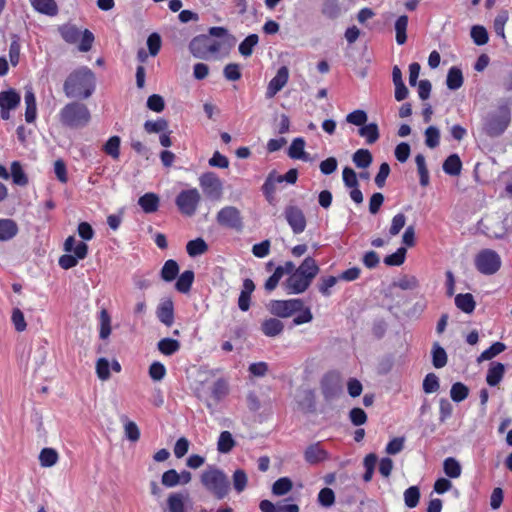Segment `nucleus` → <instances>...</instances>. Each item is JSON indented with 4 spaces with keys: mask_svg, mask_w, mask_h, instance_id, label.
I'll list each match as a JSON object with an SVG mask.
<instances>
[{
    "mask_svg": "<svg viewBox=\"0 0 512 512\" xmlns=\"http://www.w3.org/2000/svg\"><path fill=\"white\" fill-rule=\"evenodd\" d=\"M192 55L199 59H208L211 55L217 54L221 49V43L207 35H199L192 39L189 44Z\"/></svg>",
    "mask_w": 512,
    "mask_h": 512,
    "instance_id": "obj_7",
    "label": "nucleus"
},
{
    "mask_svg": "<svg viewBox=\"0 0 512 512\" xmlns=\"http://www.w3.org/2000/svg\"><path fill=\"white\" fill-rule=\"evenodd\" d=\"M285 219L295 234L302 233L306 228V218L303 211L296 206H288L284 211Z\"/></svg>",
    "mask_w": 512,
    "mask_h": 512,
    "instance_id": "obj_13",
    "label": "nucleus"
},
{
    "mask_svg": "<svg viewBox=\"0 0 512 512\" xmlns=\"http://www.w3.org/2000/svg\"><path fill=\"white\" fill-rule=\"evenodd\" d=\"M504 372L505 366L502 363H491L486 375V381L488 385L496 386L497 384H499L504 376Z\"/></svg>",
    "mask_w": 512,
    "mask_h": 512,
    "instance_id": "obj_27",
    "label": "nucleus"
},
{
    "mask_svg": "<svg viewBox=\"0 0 512 512\" xmlns=\"http://www.w3.org/2000/svg\"><path fill=\"white\" fill-rule=\"evenodd\" d=\"M406 248L400 247L397 251L384 258V263L387 266H400L404 263L406 257Z\"/></svg>",
    "mask_w": 512,
    "mask_h": 512,
    "instance_id": "obj_57",
    "label": "nucleus"
},
{
    "mask_svg": "<svg viewBox=\"0 0 512 512\" xmlns=\"http://www.w3.org/2000/svg\"><path fill=\"white\" fill-rule=\"evenodd\" d=\"M322 13L328 18L335 19L340 15V7L336 0H325Z\"/></svg>",
    "mask_w": 512,
    "mask_h": 512,
    "instance_id": "obj_64",
    "label": "nucleus"
},
{
    "mask_svg": "<svg viewBox=\"0 0 512 512\" xmlns=\"http://www.w3.org/2000/svg\"><path fill=\"white\" fill-rule=\"evenodd\" d=\"M293 487L292 481L287 477L276 480L272 486V493L276 496L287 494Z\"/></svg>",
    "mask_w": 512,
    "mask_h": 512,
    "instance_id": "obj_48",
    "label": "nucleus"
},
{
    "mask_svg": "<svg viewBox=\"0 0 512 512\" xmlns=\"http://www.w3.org/2000/svg\"><path fill=\"white\" fill-rule=\"evenodd\" d=\"M59 33L61 37L69 44H75L81 38L79 44V50L87 52L92 48L94 42V35L88 29L81 32L75 25L65 24L59 27Z\"/></svg>",
    "mask_w": 512,
    "mask_h": 512,
    "instance_id": "obj_6",
    "label": "nucleus"
},
{
    "mask_svg": "<svg viewBox=\"0 0 512 512\" xmlns=\"http://www.w3.org/2000/svg\"><path fill=\"white\" fill-rule=\"evenodd\" d=\"M157 346L162 354L170 356L180 349V342L172 338H163L158 342Z\"/></svg>",
    "mask_w": 512,
    "mask_h": 512,
    "instance_id": "obj_36",
    "label": "nucleus"
},
{
    "mask_svg": "<svg viewBox=\"0 0 512 512\" xmlns=\"http://www.w3.org/2000/svg\"><path fill=\"white\" fill-rule=\"evenodd\" d=\"M469 390L461 382L454 383L450 390L451 399L455 402H461L468 397Z\"/></svg>",
    "mask_w": 512,
    "mask_h": 512,
    "instance_id": "obj_53",
    "label": "nucleus"
},
{
    "mask_svg": "<svg viewBox=\"0 0 512 512\" xmlns=\"http://www.w3.org/2000/svg\"><path fill=\"white\" fill-rule=\"evenodd\" d=\"M99 322H100V333L99 336L101 339H106L109 337L111 333V318L107 310L102 309L99 314Z\"/></svg>",
    "mask_w": 512,
    "mask_h": 512,
    "instance_id": "obj_47",
    "label": "nucleus"
},
{
    "mask_svg": "<svg viewBox=\"0 0 512 512\" xmlns=\"http://www.w3.org/2000/svg\"><path fill=\"white\" fill-rule=\"evenodd\" d=\"M121 420L124 423V431L125 436L132 442H136L140 438V430L137 424L133 421L127 419V417L123 416Z\"/></svg>",
    "mask_w": 512,
    "mask_h": 512,
    "instance_id": "obj_49",
    "label": "nucleus"
},
{
    "mask_svg": "<svg viewBox=\"0 0 512 512\" xmlns=\"http://www.w3.org/2000/svg\"><path fill=\"white\" fill-rule=\"evenodd\" d=\"M199 185L205 196L212 201H219L223 196V184L214 172L203 173L199 177Z\"/></svg>",
    "mask_w": 512,
    "mask_h": 512,
    "instance_id": "obj_10",
    "label": "nucleus"
},
{
    "mask_svg": "<svg viewBox=\"0 0 512 512\" xmlns=\"http://www.w3.org/2000/svg\"><path fill=\"white\" fill-rule=\"evenodd\" d=\"M353 162L358 168H367L372 163V155L367 149H359L353 154Z\"/></svg>",
    "mask_w": 512,
    "mask_h": 512,
    "instance_id": "obj_44",
    "label": "nucleus"
},
{
    "mask_svg": "<svg viewBox=\"0 0 512 512\" xmlns=\"http://www.w3.org/2000/svg\"><path fill=\"white\" fill-rule=\"evenodd\" d=\"M511 123V108L508 100H501L495 111L484 121V132L490 137L501 136Z\"/></svg>",
    "mask_w": 512,
    "mask_h": 512,
    "instance_id": "obj_2",
    "label": "nucleus"
},
{
    "mask_svg": "<svg viewBox=\"0 0 512 512\" xmlns=\"http://www.w3.org/2000/svg\"><path fill=\"white\" fill-rule=\"evenodd\" d=\"M210 392V400L207 402L208 408H211L212 406L218 404L228 395V382L224 379H217L211 386Z\"/></svg>",
    "mask_w": 512,
    "mask_h": 512,
    "instance_id": "obj_18",
    "label": "nucleus"
},
{
    "mask_svg": "<svg viewBox=\"0 0 512 512\" xmlns=\"http://www.w3.org/2000/svg\"><path fill=\"white\" fill-rule=\"evenodd\" d=\"M447 87L450 90H457L463 85L462 71L457 67H451L446 79Z\"/></svg>",
    "mask_w": 512,
    "mask_h": 512,
    "instance_id": "obj_35",
    "label": "nucleus"
},
{
    "mask_svg": "<svg viewBox=\"0 0 512 512\" xmlns=\"http://www.w3.org/2000/svg\"><path fill=\"white\" fill-rule=\"evenodd\" d=\"M255 289V285L251 279L243 281V288L238 298V306L241 311H248L250 308L251 294Z\"/></svg>",
    "mask_w": 512,
    "mask_h": 512,
    "instance_id": "obj_23",
    "label": "nucleus"
},
{
    "mask_svg": "<svg viewBox=\"0 0 512 512\" xmlns=\"http://www.w3.org/2000/svg\"><path fill=\"white\" fill-rule=\"evenodd\" d=\"M203 487L217 499L225 498L230 491L227 475L215 466H208L200 476Z\"/></svg>",
    "mask_w": 512,
    "mask_h": 512,
    "instance_id": "obj_3",
    "label": "nucleus"
},
{
    "mask_svg": "<svg viewBox=\"0 0 512 512\" xmlns=\"http://www.w3.org/2000/svg\"><path fill=\"white\" fill-rule=\"evenodd\" d=\"M471 38L474 43L478 46L484 45L488 42V33L487 30L480 25H475L471 28Z\"/></svg>",
    "mask_w": 512,
    "mask_h": 512,
    "instance_id": "obj_59",
    "label": "nucleus"
},
{
    "mask_svg": "<svg viewBox=\"0 0 512 512\" xmlns=\"http://www.w3.org/2000/svg\"><path fill=\"white\" fill-rule=\"evenodd\" d=\"M455 305L464 313L470 314L474 311L476 303L472 294L465 293L456 295Z\"/></svg>",
    "mask_w": 512,
    "mask_h": 512,
    "instance_id": "obj_30",
    "label": "nucleus"
},
{
    "mask_svg": "<svg viewBox=\"0 0 512 512\" xmlns=\"http://www.w3.org/2000/svg\"><path fill=\"white\" fill-rule=\"evenodd\" d=\"M201 202V194L196 188L182 190L175 199V204L181 214L193 216Z\"/></svg>",
    "mask_w": 512,
    "mask_h": 512,
    "instance_id": "obj_9",
    "label": "nucleus"
},
{
    "mask_svg": "<svg viewBox=\"0 0 512 512\" xmlns=\"http://www.w3.org/2000/svg\"><path fill=\"white\" fill-rule=\"evenodd\" d=\"M91 114L88 107L80 102L66 104L59 112L60 123L71 129H79L88 125Z\"/></svg>",
    "mask_w": 512,
    "mask_h": 512,
    "instance_id": "obj_4",
    "label": "nucleus"
},
{
    "mask_svg": "<svg viewBox=\"0 0 512 512\" xmlns=\"http://www.w3.org/2000/svg\"><path fill=\"white\" fill-rule=\"evenodd\" d=\"M425 144L429 147V148H435L439 145V142H440V131L437 127L435 126H429L426 130H425Z\"/></svg>",
    "mask_w": 512,
    "mask_h": 512,
    "instance_id": "obj_58",
    "label": "nucleus"
},
{
    "mask_svg": "<svg viewBox=\"0 0 512 512\" xmlns=\"http://www.w3.org/2000/svg\"><path fill=\"white\" fill-rule=\"evenodd\" d=\"M277 183H281V180L279 178H277L276 172L273 171V172L269 173L268 177L266 178V180L262 186V191L268 200L273 198V195L276 191Z\"/></svg>",
    "mask_w": 512,
    "mask_h": 512,
    "instance_id": "obj_42",
    "label": "nucleus"
},
{
    "mask_svg": "<svg viewBox=\"0 0 512 512\" xmlns=\"http://www.w3.org/2000/svg\"><path fill=\"white\" fill-rule=\"evenodd\" d=\"M121 140L118 136H112L104 145V151L113 159H118L120 155Z\"/></svg>",
    "mask_w": 512,
    "mask_h": 512,
    "instance_id": "obj_52",
    "label": "nucleus"
},
{
    "mask_svg": "<svg viewBox=\"0 0 512 512\" xmlns=\"http://www.w3.org/2000/svg\"><path fill=\"white\" fill-rule=\"evenodd\" d=\"M20 103V95L15 90L0 92V108L1 110H13Z\"/></svg>",
    "mask_w": 512,
    "mask_h": 512,
    "instance_id": "obj_24",
    "label": "nucleus"
},
{
    "mask_svg": "<svg viewBox=\"0 0 512 512\" xmlns=\"http://www.w3.org/2000/svg\"><path fill=\"white\" fill-rule=\"evenodd\" d=\"M305 144L306 143L303 138H295L288 149V156L292 159L307 160L308 155L304 150Z\"/></svg>",
    "mask_w": 512,
    "mask_h": 512,
    "instance_id": "obj_29",
    "label": "nucleus"
},
{
    "mask_svg": "<svg viewBox=\"0 0 512 512\" xmlns=\"http://www.w3.org/2000/svg\"><path fill=\"white\" fill-rule=\"evenodd\" d=\"M217 222L221 226L240 230L242 228V217L240 211L234 206L222 208L216 216Z\"/></svg>",
    "mask_w": 512,
    "mask_h": 512,
    "instance_id": "obj_12",
    "label": "nucleus"
},
{
    "mask_svg": "<svg viewBox=\"0 0 512 512\" xmlns=\"http://www.w3.org/2000/svg\"><path fill=\"white\" fill-rule=\"evenodd\" d=\"M235 440L229 431H223L220 433L217 449L220 453H229L235 446Z\"/></svg>",
    "mask_w": 512,
    "mask_h": 512,
    "instance_id": "obj_39",
    "label": "nucleus"
},
{
    "mask_svg": "<svg viewBox=\"0 0 512 512\" xmlns=\"http://www.w3.org/2000/svg\"><path fill=\"white\" fill-rule=\"evenodd\" d=\"M189 499L188 493L174 492L167 498L168 512H185V503Z\"/></svg>",
    "mask_w": 512,
    "mask_h": 512,
    "instance_id": "obj_22",
    "label": "nucleus"
},
{
    "mask_svg": "<svg viewBox=\"0 0 512 512\" xmlns=\"http://www.w3.org/2000/svg\"><path fill=\"white\" fill-rule=\"evenodd\" d=\"M289 79V70L286 66H282L278 69L276 75L270 80L267 90L266 98H273L279 91H281L287 84Z\"/></svg>",
    "mask_w": 512,
    "mask_h": 512,
    "instance_id": "obj_16",
    "label": "nucleus"
},
{
    "mask_svg": "<svg viewBox=\"0 0 512 512\" xmlns=\"http://www.w3.org/2000/svg\"><path fill=\"white\" fill-rule=\"evenodd\" d=\"M284 324L277 318H269L263 321L261 330L268 337H275L283 332Z\"/></svg>",
    "mask_w": 512,
    "mask_h": 512,
    "instance_id": "obj_26",
    "label": "nucleus"
},
{
    "mask_svg": "<svg viewBox=\"0 0 512 512\" xmlns=\"http://www.w3.org/2000/svg\"><path fill=\"white\" fill-rule=\"evenodd\" d=\"M462 162L457 154H451L443 163V170L446 174L457 176L461 173Z\"/></svg>",
    "mask_w": 512,
    "mask_h": 512,
    "instance_id": "obj_31",
    "label": "nucleus"
},
{
    "mask_svg": "<svg viewBox=\"0 0 512 512\" xmlns=\"http://www.w3.org/2000/svg\"><path fill=\"white\" fill-rule=\"evenodd\" d=\"M423 391L426 394L435 393L440 388L439 378L434 373H428L423 380Z\"/></svg>",
    "mask_w": 512,
    "mask_h": 512,
    "instance_id": "obj_50",
    "label": "nucleus"
},
{
    "mask_svg": "<svg viewBox=\"0 0 512 512\" xmlns=\"http://www.w3.org/2000/svg\"><path fill=\"white\" fill-rule=\"evenodd\" d=\"M432 363L435 368H442L447 364V354L445 350L435 343L432 349Z\"/></svg>",
    "mask_w": 512,
    "mask_h": 512,
    "instance_id": "obj_46",
    "label": "nucleus"
},
{
    "mask_svg": "<svg viewBox=\"0 0 512 512\" xmlns=\"http://www.w3.org/2000/svg\"><path fill=\"white\" fill-rule=\"evenodd\" d=\"M329 459V453L322 447L321 442L307 446L304 451V460L310 465H316Z\"/></svg>",
    "mask_w": 512,
    "mask_h": 512,
    "instance_id": "obj_17",
    "label": "nucleus"
},
{
    "mask_svg": "<svg viewBox=\"0 0 512 512\" xmlns=\"http://www.w3.org/2000/svg\"><path fill=\"white\" fill-rule=\"evenodd\" d=\"M18 232V224L13 219L0 218V242L10 241Z\"/></svg>",
    "mask_w": 512,
    "mask_h": 512,
    "instance_id": "obj_20",
    "label": "nucleus"
},
{
    "mask_svg": "<svg viewBox=\"0 0 512 512\" xmlns=\"http://www.w3.org/2000/svg\"><path fill=\"white\" fill-rule=\"evenodd\" d=\"M258 35L251 34L247 36L240 44H239V52L242 56L248 57L252 54L253 48L258 43Z\"/></svg>",
    "mask_w": 512,
    "mask_h": 512,
    "instance_id": "obj_45",
    "label": "nucleus"
},
{
    "mask_svg": "<svg viewBox=\"0 0 512 512\" xmlns=\"http://www.w3.org/2000/svg\"><path fill=\"white\" fill-rule=\"evenodd\" d=\"M444 473L450 478H458L461 475L462 468L458 460L454 457H448L443 462Z\"/></svg>",
    "mask_w": 512,
    "mask_h": 512,
    "instance_id": "obj_38",
    "label": "nucleus"
},
{
    "mask_svg": "<svg viewBox=\"0 0 512 512\" xmlns=\"http://www.w3.org/2000/svg\"><path fill=\"white\" fill-rule=\"evenodd\" d=\"M76 239L74 236H69L64 242V250L67 253L59 258V265L63 269H70L77 265L79 260L86 258L88 254V245L84 242H78L76 245Z\"/></svg>",
    "mask_w": 512,
    "mask_h": 512,
    "instance_id": "obj_5",
    "label": "nucleus"
},
{
    "mask_svg": "<svg viewBox=\"0 0 512 512\" xmlns=\"http://www.w3.org/2000/svg\"><path fill=\"white\" fill-rule=\"evenodd\" d=\"M168 128V122L163 119H157L156 121L148 120L144 124V129L147 133H159L166 131Z\"/></svg>",
    "mask_w": 512,
    "mask_h": 512,
    "instance_id": "obj_61",
    "label": "nucleus"
},
{
    "mask_svg": "<svg viewBox=\"0 0 512 512\" xmlns=\"http://www.w3.org/2000/svg\"><path fill=\"white\" fill-rule=\"evenodd\" d=\"M338 278L335 276L321 277L318 282V290L323 296H330V289L336 285Z\"/></svg>",
    "mask_w": 512,
    "mask_h": 512,
    "instance_id": "obj_56",
    "label": "nucleus"
},
{
    "mask_svg": "<svg viewBox=\"0 0 512 512\" xmlns=\"http://www.w3.org/2000/svg\"><path fill=\"white\" fill-rule=\"evenodd\" d=\"M11 176L13 182L16 185L25 186L28 183L27 176L22 170V167L19 162H13L11 164Z\"/></svg>",
    "mask_w": 512,
    "mask_h": 512,
    "instance_id": "obj_55",
    "label": "nucleus"
},
{
    "mask_svg": "<svg viewBox=\"0 0 512 512\" xmlns=\"http://www.w3.org/2000/svg\"><path fill=\"white\" fill-rule=\"evenodd\" d=\"M420 499V490L417 486H411L404 492V502L408 508H414L418 505Z\"/></svg>",
    "mask_w": 512,
    "mask_h": 512,
    "instance_id": "obj_51",
    "label": "nucleus"
},
{
    "mask_svg": "<svg viewBox=\"0 0 512 512\" xmlns=\"http://www.w3.org/2000/svg\"><path fill=\"white\" fill-rule=\"evenodd\" d=\"M395 287L402 290H414L418 288L419 281L415 276L404 275L393 283Z\"/></svg>",
    "mask_w": 512,
    "mask_h": 512,
    "instance_id": "obj_54",
    "label": "nucleus"
},
{
    "mask_svg": "<svg viewBox=\"0 0 512 512\" xmlns=\"http://www.w3.org/2000/svg\"><path fill=\"white\" fill-rule=\"evenodd\" d=\"M179 272V266L176 261L167 260L161 270V277L163 280L170 282L174 280Z\"/></svg>",
    "mask_w": 512,
    "mask_h": 512,
    "instance_id": "obj_43",
    "label": "nucleus"
},
{
    "mask_svg": "<svg viewBox=\"0 0 512 512\" xmlns=\"http://www.w3.org/2000/svg\"><path fill=\"white\" fill-rule=\"evenodd\" d=\"M368 119L367 113L364 110H355L346 116V121L355 126L362 127Z\"/></svg>",
    "mask_w": 512,
    "mask_h": 512,
    "instance_id": "obj_63",
    "label": "nucleus"
},
{
    "mask_svg": "<svg viewBox=\"0 0 512 512\" xmlns=\"http://www.w3.org/2000/svg\"><path fill=\"white\" fill-rule=\"evenodd\" d=\"M248 482L247 474L244 470L238 469L233 474V487L238 492L241 493L245 490Z\"/></svg>",
    "mask_w": 512,
    "mask_h": 512,
    "instance_id": "obj_60",
    "label": "nucleus"
},
{
    "mask_svg": "<svg viewBox=\"0 0 512 512\" xmlns=\"http://www.w3.org/2000/svg\"><path fill=\"white\" fill-rule=\"evenodd\" d=\"M160 199L155 193H146L138 200L139 206L145 213H154L158 210Z\"/></svg>",
    "mask_w": 512,
    "mask_h": 512,
    "instance_id": "obj_28",
    "label": "nucleus"
},
{
    "mask_svg": "<svg viewBox=\"0 0 512 512\" xmlns=\"http://www.w3.org/2000/svg\"><path fill=\"white\" fill-rule=\"evenodd\" d=\"M303 301L301 299H288V300H272L268 304V309L271 314L280 317L288 318L302 310Z\"/></svg>",
    "mask_w": 512,
    "mask_h": 512,
    "instance_id": "obj_11",
    "label": "nucleus"
},
{
    "mask_svg": "<svg viewBox=\"0 0 512 512\" xmlns=\"http://www.w3.org/2000/svg\"><path fill=\"white\" fill-rule=\"evenodd\" d=\"M312 282L298 271H294L285 281L288 294H301L305 292Z\"/></svg>",
    "mask_w": 512,
    "mask_h": 512,
    "instance_id": "obj_15",
    "label": "nucleus"
},
{
    "mask_svg": "<svg viewBox=\"0 0 512 512\" xmlns=\"http://www.w3.org/2000/svg\"><path fill=\"white\" fill-rule=\"evenodd\" d=\"M296 271L312 282L319 273V267L312 257H306Z\"/></svg>",
    "mask_w": 512,
    "mask_h": 512,
    "instance_id": "obj_25",
    "label": "nucleus"
},
{
    "mask_svg": "<svg viewBox=\"0 0 512 512\" xmlns=\"http://www.w3.org/2000/svg\"><path fill=\"white\" fill-rule=\"evenodd\" d=\"M166 372V367L158 361L153 362L149 367V376L153 381L163 380Z\"/></svg>",
    "mask_w": 512,
    "mask_h": 512,
    "instance_id": "obj_62",
    "label": "nucleus"
},
{
    "mask_svg": "<svg viewBox=\"0 0 512 512\" xmlns=\"http://www.w3.org/2000/svg\"><path fill=\"white\" fill-rule=\"evenodd\" d=\"M68 98H89L95 90V75L92 70L82 66L72 71L63 84Z\"/></svg>",
    "mask_w": 512,
    "mask_h": 512,
    "instance_id": "obj_1",
    "label": "nucleus"
},
{
    "mask_svg": "<svg viewBox=\"0 0 512 512\" xmlns=\"http://www.w3.org/2000/svg\"><path fill=\"white\" fill-rule=\"evenodd\" d=\"M194 281V272L192 270L184 271L177 279L175 287L181 293H188Z\"/></svg>",
    "mask_w": 512,
    "mask_h": 512,
    "instance_id": "obj_34",
    "label": "nucleus"
},
{
    "mask_svg": "<svg viewBox=\"0 0 512 512\" xmlns=\"http://www.w3.org/2000/svg\"><path fill=\"white\" fill-rule=\"evenodd\" d=\"M33 9L43 15L50 17L58 14V5L55 0H29Z\"/></svg>",
    "mask_w": 512,
    "mask_h": 512,
    "instance_id": "obj_21",
    "label": "nucleus"
},
{
    "mask_svg": "<svg viewBox=\"0 0 512 512\" xmlns=\"http://www.w3.org/2000/svg\"><path fill=\"white\" fill-rule=\"evenodd\" d=\"M505 349L506 345L504 343L495 342L480 354V356L477 358V361L480 363L482 361L491 360L492 358L502 353Z\"/></svg>",
    "mask_w": 512,
    "mask_h": 512,
    "instance_id": "obj_41",
    "label": "nucleus"
},
{
    "mask_svg": "<svg viewBox=\"0 0 512 512\" xmlns=\"http://www.w3.org/2000/svg\"><path fill=\"white\" fill-rule=\"evenodd\" d=\"M189 256L195 257L204 254L208 250V245L202 238L191 240L186 245Z\"/></svg>",
    "mask_w": 512,
    "mask_h": 512,
    "instance_id": "obj_40",
    "label": "nucleus"
},
{
    "mask_svg": "<svg viewBox=\"0 0 512 512\" xmlns=\"http://www.w3.org/2000/svg\"><path fill=\"white\" fill-rule=\"evenodd\" d=\"M322 393L326 399H333L342 391L341 379L338 374L329 373L321 382Z\"/></svg>",
    "mask_w": 512,
    "mask_h": 512,
    "instance_id": "obj_14",
    "label": "nucleus"
},
{
    "mask_svg": "<svg viewBox=\"0 0 512 512\" xmlns=\"http://www.w3.org/2000/svg\"><path fill=\"white\" fill-rule=\"evenodd\" d=\"M477 270L484 275H493L501 267V257L492 249H483L475 257Z\"/></svg>",
    "mask_w": 512,
    "mask_h": 512,
    "instance_id": "obj_8",
    "label": "nucleus"
},
{
    "mask_svg": "<svg viewBox=\"0 0 512 512\" xmlns=\"http://www.w3.org/2000/svg\"><path fill=\"white\" fill-rule=\"evenodd\" d=\"M157 318L167 327L174 323V305L171 299L161 301L156 310Z\"/></svg>",
    "mask_w": 512,
    "mask_h": 512,
    "instance_id": "obj_19",
    "label": "nucleus"
},
{
    "mask_svg": "<svg viewBox=\"0 0 512 512\" xmlns=\"http://www.w3.org/2000/svg\"><path fill=\"white\" fill-rule=\"evenodd\" d=\"M361 137L365 138L367 144H373L379 139V129L376 123L364 124L358 130Z\"/></svg>",
    "mask_w": 512,
    "mask_h": 512,
    "instance_id": "obj_32",
    "label": "nucleus"
},
{
    "mask_svg": "<svg viewBox=\"0 0 512 512\" xmlns=\"http://www.w3.org/2000/svg\"><path fill=\"white\" fill-rule=\"evenodd\" d=\"M408 27V17L401 15L395 22L394 29L396 32V42L398 45H403L407 41L406 30Z\"/></svg>",
    "mask_w": 512,
    "mask_h": 512,
    "instance_id": "obj_33",
    "label": "nucleus"
},
{
    "mask_svg": "<svg viewBox=\"0 0 512 512\" xmlns=\"http://www.w3.org/2000/svg\"><path fill=\"white\" fill-rule=\"evenodd\" d=\"M59 459L57 451L53 448H43L39 454V461L42 467H52Z\"/></svg>",
    "mask_w": 512,
    "mask_h": 512,
    "instance_id": "obj_37",
    "label": "nucleus"
}]
</instances>
